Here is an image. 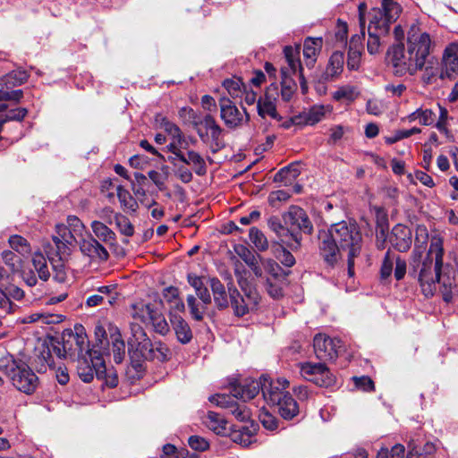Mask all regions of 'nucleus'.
I'll return each mask as SVG.
<instances>
[{
    "instance_id": "f257e3e1",
    "label": "nucleus",
    "mask_w": 458,
    "mask_h": 458,
    "mask_svg": "<svg viewBox=\"0 0 458 458\" xmlns=\"http://www.w3.org/2000/svg\"><path fill=\"white\" fill-rule=\"evenodd\" d=\"M444 246L440 238L431 240L429 249L423 254V246L415 243L410 260V275L417 278L426 297L432 296L440 282Z\"/></svg>"
},
{
    "instance_id": "f03ea898",
    "label": "nucleus",
    "mask_w": 458,
    "mask_h": 458,
    "mask_svg": "<svg viewBox=\"0 0 458 458\" xmlns=\"http://www.w3.org/2000/svg\"><path fill=\"white\" fill-rule=\"evenodd\" d=\"M320 254L329 265L341 258V251L347 250L352 256H358L361 250L362 236L355 223L342 221L320 235Z\"/></svg>"
},
{
    "instance_id": "7ed1b4c3",
    "label": "nucleus",
    "mask_w": 458,
    "mask_h": 458,
    "mask_svg": "<svg viewBox=\"0 0 458 458\" xmlns=\"http://www.w3.org/2000/svg\"><path fill=\"white\" fill-rule=\"evenodd\" d=\"M402 8L394 0H382L381 8H374L369 13L370 20L368 28V52L375 55L380 51V37L389 32L390 25L401 13Z\"/></svg>"
},
{
    "instance_id": "20e7f679",
    "label": "nucleus",
    "mask_w": 458,
    "mask_h": 458,
    "mask_svg": "<svg viewBox=\"0 0 458 458\" xmlns=\"http://www.w3.org/2000/svg\"><path fill=\"white\" fill-rule=\"evenodd\" d=\"M128 353L135 360H157L165 361L168 359L169 349L162 343L152 344L140 325H131V335L128 337Z\"/></svg>"
},
{
    "instance_id": "39448f33",
    "label": "nucleus",
    "mask_w": 458,
    "mask_h": 458,
    "mask_svg": "<svg viewBox=\"0 0 458 458\" xmlns=\"http://www.w3.org/2000/svg\"><path fill=\"white\" fill-rule=\"evenodd\" d=\"M246 273L245 269L241 271L237 267L234 268L237 283L243 295L234 286L228 287L230 303L237 317H242L255 310L260 301L259 292L245 276Z\"/></svg>"
},
{
    "instance_id": "423d86ee",
    "label": "nucleus",
    "mask_w": 458,
    "mask_h": 458,
    "mask_svg": "<svg viewBox=\"0 0 458 458\" xmlns=\"http://www.w3.org/2000/svg\"><path fill=\"white\" fill-rule=\"evenodd\" d=\"M157 306V303L136 302L131 305V316L134 324L151 325L157 333L164 335L169 331V326Z\"/></svg>"
},
{
    "instance_id": "0eeeda50",
    "label": "nucleus",
    "mask_w": 458,
    "mask_h": 458,
    "mask_svg": "<svg viewBox=\"0 0 458 458\" xmlns=\"http://www.w3.org/2000/svg\"><path fill=\"white\" fill-rule=\"evenodd\" d=\"M433 47L434 42L430 35L423 30L418 22H413L407 32L406 47L410 54L424 66Z\"/></svg>"
},
{
    "instance_id": "6e6552de",
    "label": "nucleus",
    "mask_w": 458,
    "mask_h": 458,
    "mask_svg": "<svg viewBox=\"0 0 458 458\" xmlns=\"http://www.w3.org/2000/svg\"><path fill=\"white\" fill-rule=\"evenodd\" d=\"M56 233L57 235L53 236V242L55 247V253H54L53 247L50 244H47L45 247V250L47 252V258L49 261L53 264L54 267L55 265V255L58 257L59 261H64L71 255L72 249L75 246V243H79L80 236L78 234L72 233L73 232L71 229H68L64 225H56Z\"/></svg>"
},
{
    "instance_id": "1a4fd4ad",
    "label": "nucleus",
    "mask_w": 458,
    "mask_h": 458,
    "mask_svg": "<svg viewBox=\"0 0 458 458\" xmlns=\"http://www.w3.org/2000/svg\"><path fill=\"white\" fill-rule=\"evenodd\" d=\"M387 54L394 72L398 76L414 75L424 67L419 61H416L403 43L394 45Z\"/></svg>"
},
{
    "instance_id": "9d476101",
    "label": "nucleus",
    "mask_w": 458,
    "mask_h": 458,
    "mask_svg": "<svg viewBox=\"0 0 458 458\" xmlns=\"http://www.w3.org/2000/svg\"><path fill=\"white\" fill-rule=\"evenodd\" d=\"M6 374L13 385L21 392L32 394L38 385V378L33 370L24 363L13 360L6 366Z\"/></svg>"
},
{
    "instance_id": "9b49d317",
    "label": "nucleus",
    "mask_w": 458,
    "mask_h": 458,
    "mask_svg": "<svg viewBox=\"0 0 458 458\" xmlns=\"http://www.w3.org/2000/svg\"><path fill=\"white\" fill-rule=\"evenodd\" d=\"M87 354L90 360V365L86 358L79 360L78 375L82 381L89 383L93 380L95 374L98 377H103L106 375V368L99 351L88 350Z\"/></svg>"
},
{
    "instance_id": "f8f14e48",
    "label": "nucleus",
    "mask_w": 458,
    "mask_h": 458,
    "mask_svg": "<svg viewBox=\"0 0 458 458\" xmlns=\"http://www.w3.org/2000/svg\"><path fill=\"white\" fill-rule=\"evenodd\" d=\"M262 380V395L264 401L272 406H276L281 400L285 398L290 393L287 391L289 381L285 378L279 377L270 379L261 377Z\"/></svg>"
},
{
    "instance_id": "ddd939ff",
    "label": "nucleus",
    "mask_w": 458,
    "mask_h": 458,
    "mask_svg": "<svg viewBox=\"0 0 458 458\" xmlns=\"http://www.w3.org/2000/svg\"><path fill=\"white\" fill-rule=\"evenodd\" d=\"M220 116L225 124L231 129H235L246 123L250 120V115L246 109L242 107V111L227 98H222L219 100Z\"/></svg>"
},
{
    "instance_id": "4468645a",
    "label": "nucleus",
    "mask_w": 458,
    "mask_h": 458,
    "mask_svg": "<svg viewBox=\"0 0 458 458\" xmlns=\"http://www.w3.org/2000/svg\"><path fill=\"white\" fill-rule=\"evenodd\" d=\"M301 376L320 386H329L335 383V377L323 363L306 362L301 365Z\"/></svg>"
},
{
    "instance_id": "2eb2a0df",
    "label": "nucleus",
    "mask_w": 458,
    "mask_h": 458,
    "mask_svg": "<svg viewBox=\"0 0 458 458\" xmlns=\"http://www.w3.org/2000/svg\"><path fill=\"white\" fill-rule=\"evenodd\" d=\"M313 347L316 356L319 360H335L338 356L342 347L341 341L337 338H330L323 334L314 336Z\"/></svg>"
},
{
    "instance_id": "dca6fc26",
    "label": "nucleus",
    "mask_w": 458,
    "mask_h": 458,
    "mask_svg": "<svg viewBox=\"0 0 458 458\" xmlns=\"http://www.w3.org/2000/svg\"><path fill=\"white\" fill-rule=\"evenodd\" d=\"M79 246L82 255L91 262H103L109 257L106 249L89 233L79 240Z\"/></svg>"
},
{
    "instance_id": "f3484780",
    "label": "nucleus",
    "mask_w": 458,
    "mask_h": 458,
    "mask_svg": "<svg viewBox=\"0 0 458 458\" xmlns=\"http://www.w3.org/2000/svg\"><path fill=\"white\" fill-rule=\"evenodd\" d=\"M284 223L290 229V233L295 230L307 233L312 232V225L306 212L297 206H291L287 212L283 215Z\"/></svg>"
},
{
    "instance_id": "a211bd4d",
    "label": "nucleus",
    "mask_w": 458,
    "mask_h": 458,
    "mask_svg": "<svg viewBox=\"0 0 458 458\" xmlns=\"http://www.w3.org/2000/svg\"><path fill=\"white\" fill-rule=\"evenodd\" d=\"M267 225L291 249L294 250L300 247L301 234L299 233H290L288 226L283 225L279 217L275 216L269 217Z\"/></svg>"
},
{
    "instance_id": "6ab92c4d",
    "label": "nucleus",
    "mask_w": 458,
    "mask_h": 458,
    "mask_svg": "<svg viewBox=\"0 0 458 458\" xmlns=\"http://www.w3.org/2000/svg\"><path fill=\"white\" fill-rule=\"evenodd\" d=\"M444 74L454 80L458 74V43H451L444 50L442 56Z\"/></svg>"
},
{
    "instance_id": "aec40b11",
    "label": "nucleus",
    "mask_w": 458,
    "mask_h": 458,
    "mask_svg": "<svg viewBox=\"0 0 458 458\" xmlns=\"http://www.w3.org/2000/svg\"><path fill=\"white\" fill-rule=\"evenodd\" d=\"M262 390V380H245L243 383L233 385L230 394L243 402L253 399Z\"/></svg>"
},
{
    "instance_id": "412c9836",
    "label": "nucleus",
    "mask_w": 458,
    "mask_h": 458,
    "mask_svg": "<svg viewBox=\"0 0 458 458\" xmlns=\"http://www.w3.org/2000/svg\"><path fill=\"white\" fill-rule=\"evenodd\" d=\"M276 90L277 87L275 84H271L266 91L265 98L258 100L257 109L259 115L262 118L269 116L271 118L277 119L278 114L275 104V95L276 94Z\"/></svg>"
},
{
    "instance_id": "4be33fe9",
    "label": "nucleus",
    "mask_w": 458,
    "mask_h": 458,
    "mask_svg": "<svg viewBox=\"0 0 458 458\" xmlns=\"http://www.w3.org/2000/svg\"><path fill=\"white\" fill-rule=\"evenodd\" d=\"M390 242L398 251L406 252L412 242L411 229L403 225H395L392 230Z\"/></svg>"
},
{
    "instance_id": "5701e85b",
    "label": "nucleus",
    "mask_w": 458,
    "mask_h": 458,
    "mask_svg": "<svg viewBox=\"0 0 458 458\" xmlns=\"http://www.w3.org/2000/svg\"><path fill=\"white\" fill-rule=\"evenodd\" d=\"M117 293L115 285H105L97 289V293L89 296L86 300L88 307H97L107 301L112 305L116 300Z\"/></svg>"
},
{
    "instance_id": "b1692460",
    "label": "nucleus",
    "mask_w": 458,
    "mask_h": 458,
    "mask_svg": "<svg viewBox=\"0 0 458 458\" xmlns=\"http://www.w3.org/2000/svg\"><path fill=\"white\" fill-rule=\"evenodd\" d=\"M344 55L340 51L334 52L327 63V65L321 75L323 81H332L339 78L344 71Z\"/></svg>"
},
{
    "instance_id": "393cba45",
    "label": "nucleus",
    "mask_w": 458,
    "mask_h": 458,
    "mask_svg": "<svg viewBox=\"0 0 458 458\" xmlns=\"http://www.w3.org/2000/svg\"><path fill=\"white\" fill-rule=\"evenodd\" d=\"M200 127L203 129L204 132L208 133V139L210 138L212 140V152H216L221 148L219 138L222 134V128L217 124L211 114H207L204 118H201Z\"/></svg>"
},
{
    "instance_id": "a878e982",
    "label": "nucleus",
    "mask_w": 458,
    "mask_h": 458,
    "mask_svg": "<svg viewBox=\"0 0 458 458\" xmlns=\"http://www.w3.org/2000/svg\"><path fill=\"white\" fill-rule=\"evenodd\" d=\"M421 71L423 72L421 79L426 84L434 83L437 79L448 80V77L444 74L442 64H439L434 58H427L426 64Z\"/></svg>"
},
{
    "instance_id": "bb28decb",
    "label": "nucleus",
    "mask_w": 458,
    "mask_h": 458,
    "mask_svg": "<svg viewBox=\"0 0 458 458\" xmlns=\"http://www.w3.org/2000/svg\"><path fill=\"white\" fill-rule=\"evenodd\" d=\"M323 39L322 38H307L303 44V56L305 59L306 66L312 68L317 58L322 49Z\"/></svg>"
},
{
    "instance_id": "cd10ccee",
    "label": "nucleus",
    "mask_w": 458,
    "mask_h": 458,
    "mask_svg": "<svg viewBox=\"0 0 458 458\" xmlns=\"http://www.w3.org/2000/svg\"><path fill=\"white\" fill-rule=\"evenodd\" d=\"M179 116L182 119L185 123L191 124L196 130L199 137L203 143L208 142V136L207 132H204L201 125V117L192 108L185 106L180 109Z\"/></svg>"
},
{
    "instance_id": "c85d7f7f",
    "label": "nucleus",
    "mask_w": 458,
    "mask_h": 458,
    "mask_svg": "<svg viewBox=\"0 0 458 458\" xmlns=\"http://www.w3.org/2000/svg\"><path fill=\"white\" fill-rule=\"evenodd\" d=\"M108 330L112 342V352L114 360L115 363L119 364L123 360L125 357V344L122 338L119 329L116 327L113 326L112 324H108Z\"/></svg>"
},
{
    "instance_id": "c756f323",
    "label": "nucleus",
    "mask_w": 458,
    "mask_h": 458,
    "mask_svg": "<svg viewBox=\"0 0 458 458\" xmlns=\"http://www.w3.org/2000/svg\"><path fill=\"white\" fill-rule=\"evenodd\" d=\"M208 284L211 288L214 301L217 309H226L229 306V300L225 285L216 277H210L208 279Z\"/></svg>"
},
{
    "instance_id": "7c9ffc66",
    "label": "nucleus",
    "mask_w": 458,
    "mask_h": 458,
    "mask_svg": "<svg viewBox=\"0 0 458 458\" xmlns=\"http://www.w3.org/2000/svg\"><path fill=\"white\" fill-rule=\"evenodd\" d=\"M276 406L280 416L286 420H293L300 413V407L291 394H287Z\"/></svg>"
},
{
    "instance_id": "2f4dec72",
    "label": "nucleus",
    "mask_w": 458,
    "mask_h": 458,
    "mask_svg": "<svg viewBox=\"0 0 458 458\" xmlns=\"http://www.w3.org/2000/svg\"><path fill=\"white\" fill-rule=\"evenodd\" d=\"M170 321L176 334L177 339L182 344L189 343L192 338V333L188 323L180 315L174 313H172Z\"/></svg>"
},
{
    "instance_id": "473e14b6",
    "label": "nucleus",
    "mask_w": 458,
    "mask_h": 458,
    "mask_svg": "<svg viewBox=\"0 0 458 458\" xmlns=\"http://www.w3.org/2000/svg\"><path fill=\"white\" fill-rule=\"evenodd\" d=\"M205 425L216 435L225 436L228 433L225 419L214 411H208L205 420Z\"/></svg>"
},
{
    "instance_id": "72a5a7b5",
    "label": "nucleus",
    "mask_w": 458,
    "mask_h": 458,
    "mask_svg": "<svg viewBox=\"0 0 458 458\" xmlns=\"http://www.w3.org/2000/svg\"><path fill=\"white\" fill-rule=\"evenodd\" d=\"M180 161L191 165L194 172L199 176L207 173V165L204 158L194 150H189L187 155H184V159Z\"/></svg>"
},
{
    "instance_id": "f704fd0d",
    "label": "nucleus",
    "mask_w": 458,
    "mask_h": 458,
    "mask_svg": "<svg viewBox=\"0 0 458 458\" xmlns=\"http://www.w3.org/2000/svg\"><path fill=\"white\" fill-rule=\"evenodd\" d=\"M301 45L295 47L287 46L284 49L285 59L288 63L290 69L296 72L297 71H302V66L300 60Z\"/></svg>"
},
{
    "instance_id": "c9c22d12",
    "label": "nucleus",
    "mask_w": 458,
    "mask_h": 458,
    "mask_svg": "<svg viewBox=\"0 0 458 458\" xmlns=\"http://www.w3.org/2000/svg\"><path fill=\"white\" fill-rule=\"evenodd\" d=\"M32 265L40 280L46 282L49 279L50 272L47 267V259L41 252H35L33 254Z\"/></svg>"
},
{
    "instance_id": "e433bc0d",
    "label": "nucleus",
    "mask_w": 458,
    "mask_h": 458,
    "mask_svg": "<svg viewBox=\"0 0 458 458\" xmlns=\"http://www.w3.org/2000/svg\"><path fill=\"white\" fill-rule=\"evenodd\" d=\"M169 175V166L166 165H161L159 171L150 170L148 172V178L160 191L165 189V182L167 181Z\"/></svg>"
},
{
    "instance_id": "4c0bfd02",
    "label": "nucleus",
    "mask_w": 458,
    "mask_h": 458,
    "mask_svg": "<svg viewBox=\"0 0 458 458\" xmlns=\"http://www.w3.org/2000/svg\"><path fill=\"white\" fill-rule=\"evenodd\" d=\"M283 280L267 278L265 283V288L267 293L273 299H279L284 295V287L286 285L287 278H282Z\"/></svg>"
},
{
    "instance_id": "58836bf2",
    "label": "nucleus",
    "mask_w": 458,
    "mask_h": 458,
    "mask_svg": "<svg viewBox=\"0 0 458 458\" xmlns=\"http://www.w3.org/2000/svg\"><path fill=\"white\" fill-rule=\"evenodd\" d=\"M28 79L27 72L24 70H15L2 78V82L9 89L13 87L21 85Z\"/></svg>"
},
{
    "instance_id": "ea45409f",
    "label": "nucleus",
    "mask_w": 458,
    "mask_h": 458,
    "mask_svg": "<svg viewBox=\"0 0 458 458\" xmlns=\"http://www.w3.org/2000/svg\"><path fill=\"white\" fill-rule=\"evenodd\" d=\"M262 265L265 270L268 273L267 278H272L283 280L282 278H287L289 272L284 271L275 260L272 259H267L262 260Z\"/></svg>"
},
{
    "instance_id": "a19ab883",
    "label": "nucleus",
    "mask_w": 458,
    "mask_h": 458,
    "mask_svg": "<svg viewBox=\"0 0 458 458\" xmlns=\"http://www.w3.org/2000/svg\"><path fill=\"white\" fill-rule=\"evenodd\" d=\"M91 229L94 234L105 242H113L115 239L114 233L99 221H93L91 223Z\"/></svg>"
},
{
    "instance_id": "79ce46f5",
    "label": "nucleus",
    "mask_w": 458,
    "mask_h": 458,
    "mask_svg": "<svg viewBox=\"0 0 458 458\" xmlns=\"http://www.w3.org/2000/svg\"><path fill=\"white\" fill-rule=\"evenodd\" d=\"M117 197L120 201L121 207L124 210L136 211L138 203L132 195L123 186L117 187Z\"/></svg>"
},
{
    "instance_id": "37998d69",
    "label": "nucleus",
    "mask_w": 458,
    "mask_h": 458,
    "mask_svg": "<svg viewBox=\"0 0 458 458\" xmlns=\"http://www.w3.org/2000/svg\"><path fill=\"white\" fill-rule=\"evenodd\" d=\"M283 80L281 82V98L284 101L288 102L292 99L296 91L297 85L293 79L286 77L284 69H282Z\"/></svg>"
},
{
    "instance_id": "c03bdc74",
    "label": "nucleus",
    "mask_w": 458,
    "mask_h": 458,
    "mask_svg": "<svg viewBox=\"0 0 458 458\" xmlns=\"http://www.w3.org/2000/svg\"><path fill=\"white\" fill-rule=\"evenodd\" d=\"M223 85L233 98H242V91L246 86L240 78L227 79L223 82Z\"/></svg>"
},
{
    "instance_id": "a18cd8bd",
    "label": "nucleus",
    "mask_w": 458,
    "mask_h": 458,
    "mask_svg": "<svg viewBox=\"0 0 458 458\" xmlns=\"http://www.w3.org/2000/svg\"><path fill=\"white\" fill-rule=\"evenodd\" d=\"M10 247L21 255H27L30 252V245L28 241L21 235H12L8 240Z\"/></svg>"
},
{
    "instance_id": "49530a36",
    "label": "nucleus",
    "mask_w": 458,
    "mask_h": 458,
    "mask_svg": "<svg viewBox=\"0 0 458 458\" xmlns=\"http://www.w3.org/2000/svg\"><path fill=\"white\" fill-rule=\"evenodd\" d=\"M249 237L255 248L259 251H265L268 248V242L264 233L257 227L250 229Z\"/></svg>"
},
{
    "instance_id": "de8ad7c7",
    "label": "nucleus",
    "mask_w": 458,
    "mask_h": 458,
    "mask_svg": "<svg viewBox=\"0 0 458 458\" xmlns=\"http://www.w3.org/2000/svg\"><path fill=\"white\" fill-rule=\"evenodd\" d=\"M327 109L324 106H312L304 116L305 123L310 125L316 124L317 123L320 122Z\"/></svg>"
},
{
    "instance_id": "09e8293b",
    "label": "nucleus",
    "mask_w": 458,
    "mask_h": 458,
    "mask_svg": "<svg viewBox=\"0 0 458 458\" xmlns=\"http://www.w3.org/2000/svg\"><path fill=\"white\" fill-rule=\"evenodd\" d=\"M161 126L172 137V139L177 140L178 143H186L185 136L175 123L163 118Z\"/></svg>"
},
{
    "instance_id": "8fccbe9b",
    "label": "nucleus",
    "mask_w": 458,
    "mask_h": 458,
    "mask_svg": "<svg viewBox=\"0 0 458 458\" xmlns=\"http://www.w3.org/2000/svg\"><path fill=\"white\" fill-rule=\"evenodd\" d=\"M108 324H100L98 323L95 327V337L98 342V345H99L100 349L106 350V346L109 344L108 335L110 336L108 330Z\"/></svg>"
},
{
    "instance_id": "3c124183",
    "label": "nucleus",
    "mask_w": 458,
    "mask_h": 458,
    "mask_svg": "<svg viewBox=\"0 0 458 458\" xmlns=\"http://www.w3.org/2000/svg\"><path fill=\"white\" fill-rule=\"evenodd\" d=\"M186 301L192 318L197 321H200L203 318L207 307L203 304L200 305L193 295H189Z\"/></svg>"
},
{
    "instance_id": "603ef678",
    "label": "nucleus",
    "mask_w": 458,
    "mask_h": 458,
    "mask_svg": "<svg viewBox=\"0 0 458 458\" xmlns=\"http://www.w3.org/2000/svg\"><path fill=\"white\" fill-rule=\"evenodd\" d=\"M114 221L121 233L126 236H131L134 233V228L129 218L121 214L114 215Z\"/></svg>"
},
{
    "instance_id": "864d4df0",
    "label": "nucleus",
    "mask_w": 458,
    "mask_h": 458,
    "mask_svg": "<svg viewBox=\"0 0 458 458\" xmlns=\"http://www.w3.org/2000/svg\"><path fill=\"white\" fill-rule=\"evenodd\" d=\"M234 397L232 395L227 394H215L209 397V401L217 406H220L222 408L229 409L230 411L233 409V407L235 406L237 403L234 399Z\"/></svg>"
},
{
    "instance_id": "5fc2aeb1",
    "label": "nucleus",
    "mask_w": 458,
    "mask_h": 458,
    "mask_svg": "<svg viewBox=\"0 0 458 458\" xmlns=\"http://www.w3.org/2000/svg\"><path fill=\"white\" fill-rule=\"evenodd\" d=\"M3 261L9 267L11 272L18 271L21 265V259L11 250H4L1 254Z\"/></svg>"
},
{
    "instance_id": "6e6d98bb",
    "label": "nucleus",
    "mask_w": 458,
    "mask_h": 458,
    "mask_svg": "<svg viewBox=\"0 0 458 458\" xmlns=\"http://www.w3.org/2000/svg\"><path fill=\"white\" fill-rule=\"evenodd\" d=\"M276 258L285 267H291L295 264L293 254L283 245H279L275 253Z\"/></svg>"
},
{
    "instance_id": "4d7b16f0",
    "label": "nucleus",
    "mask_w": 458,
    "mask_h": 458,
    "mask_svg": "<svg viewBox=\"0 0 458 458\" xmlns=\"http://www.w3.org/2000/svg\"><path fill=\"white\" fill-rule=\"evenodd\" d=\"M404 451V446L402 445H395L390 451L387 448H381L377 453V458H403Z\"/></svg>"
},
{
    "instance_id": "13d9d810",
    "label": "nucleus",
    "mask_w": 458,
    "mask_h": 458,
    "mask_svg": "<svg viewBox=\"0 0 458 458\" xmlns=\"http://www.w3.org/2000/svg\"><path fill=\"white\" fill-rule=\"evenodd\" d=\"M66 227L68 229H71V231L73 232L72 233L78 234L80 236V239L84 237L86 233H89L88 232H86L85 226L82 224V222L77 216H68Z\"/></svg>"
},
{
    "instance_id": "bf43d9fd",
    "label": "nucleus",
    "mask_w": 458,
    "mask_h": 458,
    "mask_svg": "<svg viewBox=\"0 0 458 458\" xmlns=\"http://www.w3.org/2000/svg\"><path fill=\"white\" fill-rule=\"evenodd\" d=\"M259 417L265 428L268 430H276L278 428L277 419L265 409H262Z\"/></svg>"
},
{
    "instance_id": "052dcab7",
    "label": "nucleus",
    "mask_w": 458,
    "mask_h": 458,
    "mask_svg": "<svg viewBox=\"0 0 458 458\" xmlns=\"http://www.w3.org/2000/svg\"><path fill=\"white\" fill-rule=\"evenodd\" d=\"M361 56V50L360 47L355 48L353 47H349L347 67L349 70H358L360 67Z\"/></svg>"
},
{
    "instance_id": "680f3d73",
    "label": "nucleus",
    "mask_w": 458,
    "mask_h": 458,
    "mask_svg": "<svg viewBox=\"0 0 458 458\" xmlns=\"http://www.w3.org/2000/svg\"><path fill=\"white\" fill-rule=\"evenodd\" d=\"M167 150L173 153L175 157H169L168 160L170 162H174L175 158L178 160H183L184 159V154L182 151V148H187V142L186 143H178L177 140L172 139V141L167 145Z\"/></svg>"
},
{
    "instance_id": "e2e57ef3",
    "label": "nucleus",
    "mask_w": 458,
    "mask_h": 458,
    "mask_svg": "<svg viewBox=\"0 0 458 458\" xmlns=\"http://www.w3.org/2000/svg\"><path fill=\"white\" fill-rule=\"evenodd\" d=\"M394 263V258L391 255L390 250H388L385 255L380 268V276L382 279H387L392 275Z\"/></svg>"
},
{
    "instance_id": "0e129e2a",
    "label": "nucleus",
    "mask_w": 458,
    "mask_h": 458,
    "mask_svg": "<svg viewBox=\"0 0 458 458\" xmlns=\"http://www.w3.org/2000/svg\"><path fill=\"white\" fill-rule=\"evenodd\" d=\"M357 96L358 92L356 89L352 86H344L338 89L334 94V98L337 100H353L357 98Z\"/></svg>"
},
{
    "instance_id": "69168bd1",
    "label": "nucleus",
    "mask_w": 458,
    "mask_h": 458,
    "mask_svg": "<svg viewBox=\"0 0 458 458\" xmlns=\"http://www.w3.org/2000/svg\"><path fill=\"white\" fill-rule=\"evenodd\" d=\"M421 132V130L417 127H413L410 130H399L396 131L394 136L386 138V141L388 144L395 143L396 141L411 137L413 134Z\"/></svg>"
},
{
    "instance_id": "338daca9",
    "label": "nucleus",
    "mask_w": 458,
    "mask_h": 458,
    "mask_svg": "<svg viewBox=\"0 0 458 458\" xmlns=\"http://www.w3.org/2000/svg\"><path fill=\"white\" fill-rule=\"evenodd\" d=\"M15 308L16 305L4 294L3 287H0V316L13 313Z\"/></svg>"
},
{
    "instance_id": "774afa93",
    "label": "nucleus",
    "mask_w": 458,
    "mask_h": 458,
    "mask_svg": "<svg viewBox=\"0 0 458 458\" xmlns=\"http://www.w3.org/2000/svg\"><path fill=\"white\" fill-rule=\"evenodd\" d=\"M230 411L239 421H247L251 416L250 410L245 405L238 403Z\"/></svg>"
}]
</instances>
